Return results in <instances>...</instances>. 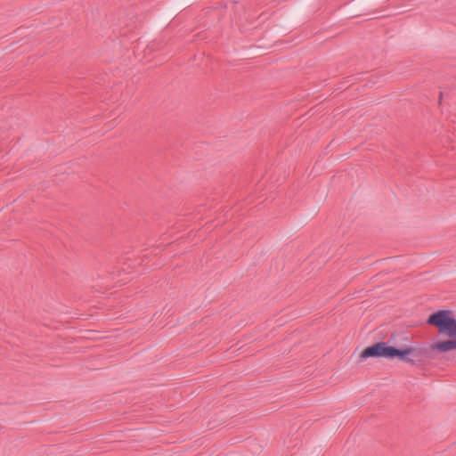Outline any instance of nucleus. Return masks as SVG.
Here are the masks:
<instances>
[{
    "instance_id": "obj_1",
    "label": "nucleus",
    "mask_w": 456,
    "mask_h": 456,
    "mask_svg": "<svg viewBox=\"0 0 456 456\" xmlns=\"http://www.w3.org/2000/svg\"><path fill=\"white\" fill-rule=\"evenodd\" d=\"M427 349H419L411 346L397 348L388 346L386 342H378L367 346L360 354L362 360L370 357H383L387 359H399L411 364H415L422 356L428 354Z\"/></svg>"
},
{
    "instance_id": "obj_2",
    "label": "nucleus",
    "mask_w": 456,
    "mask_h": 456,
    "mask_svg": "<svg viewBox=\"0 0 456 456\" xmlns=\"http://www.w3.org/2000/svg\"><path fill=\"white\" fill-rule=\"evenodd\" d=\"M438 329L439 334L456 338V319L450 310H439L429 315L428 322Z\"/></svg>"
},
{
    "instance_id": "obj_3",
    "label": "nucleus",
    "mask_w": 456,
    "mask_h": 456,
    "mask_svg": "<svg viewBox=\"0 0 456 456\" xmlns=\"http://www.w3.org/2000/svg\"><path fill=\"white\" fill-rule=\"evenodd\" d=\"M430 349L438 352H448L451 350H456V339H448L444 341H439L431 345Z\"/></svg>"
}]
</instances>
